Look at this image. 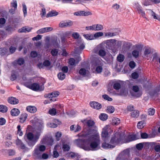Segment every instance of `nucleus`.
I'll use <instances>...</instances> for the list:
<instances>
[{
  "mask_svg": "<svg viewBox=\"0 0 160 160\" xmlns=\"http://www.w3.org/2000/svg\"><path fill=\"white\" fill-rule=\"evenodd\" d=\"M82 122L88 128L87 132L83 135L85 137L88 136L85 142L89 143L90 145L85 147V149L92 151L99 149L100 148V140L99 133L97 130V127L95 125V122L92 120L88 119L85 120Z\"/></svg>",
  "mask_w": 160,
  "mask_h": 160,
  "instance_id": "obj_1",
  "label": "nucleus"
},
{
  "mask_svg": "<svg viewBox=\"0 0 160 160\" xmlns=\"http://www.w3.org/2000/svg\"><path fill=\"white\" fill-rule=\"evenodd\" d=\"M40 135V132L34 134L31 132H29L26 133L24 138L28 145L30 147H32L38 141Z\"/></svg>",
  "mask_w": 160,
  "mask_h": 160,
  "instance_id": "obj_2",
  "label": "nucleus"
},
{
  "mask_svg": "<svg viewBox=\"0 0 160 160\" xmlns=\"http://www.w3.org/2000/svg\"><path fill=\"white\" fill-rule=\"evenodd\" d=\"M83 135H85V134H82L80 133L78 134V136L79 137H83L84 138H87L86 139L82 140L80 139H78L76 140L75 141V144L78 147H82L85 150L89 151L91 150H86L84 148V147L85 146H90L89 143H87L85 142V141L88 138V136H85ZM92 151V150H91Z\"/></svg>",
  "mask_w": 160,
  "mask_h": 160,
  "instance_id": "obj_3",
  "label": "nucleus"
},
{
  "mask_svg": "<svg viewBox=\"0 0 160 160\" xmlns=\"http://www.w3.org/2000/svg\"><path fill=\"white\" fill-rule=\"evenodd\" d=\"M45 149L46 147L44 145H37L33 151V156L37 159H40L42 152Z\"/></svg>",
  "mask_w": 160,
  "mask_h": 160,
  "instance_id": "obj_4",
  "label": "nucleus"
},
{
  "mask_svg": "<svg viewBox=\"0 0 160 160\" xmlns=\"http://www.w3.org/2000/svg\"><path fill=\"white\" fill-rule=\"evenodd\" d=\"M122 137L120 132L116 133L114 136L111 138L110 143L112 144L113 145H115L118 144L121 141Z\"/></svg>",
  "mask_w": 160,
  "mask_h": 160,
  "instance_id": "obj_5",
  "label": "nucleus"
},
{
  "mask_svg": "<svg viewBox=\"0 0 160 160\" xmlns=\"http://www.w3.org/2000/svg\"><path fill=\"white\" fill-rule=\"evenodd\" d=\"M41 142L42 144L51 146L53 144V140L51 137L45 136L42 139Z\"/></svg>",
  "mask_w": 160,
  "mask_h": 160,
  "instance_id": "obj_6",
  "label": "nucleus"
},
{
  "mask_svg": "<svg viewBox=\"0 0 160 160\" xmlns=\"http://www.w3.org/2000/svg\"><path fill=\"white\" fill-rule=\"evenodd\" d=\"M116 41V40L113 39L107 40L106 41L107 46L108 47L109 49H112L115 48Z\"/></svg>",
  "mask_w": 160,
  "mask_h": 160,
  "instance_id": "obj_7",
  "label": "nucleus"
},
{
  "mask_svg": "<svg viewBox=\"0 0 160 160\" xmlns=\"http://www.w3.org/2000/svg\"><path fill=\"white\" fill-rule=\"evenodd\" d=\"M73 25V22L70 20L61 21L59 24V27L60 28L70 27Z\"/></svg>",
  "mask_w": 160,
  "mask_h": 160,
  "instance_id": "obj_8",
  "label": "nucleus"
},
{
  "mask_svg": "<svg viewBox=\"0 0 160 160\" xmlns=\"http://www.w3.org/2000/svg\"><path fill=\"white\" fill-rule=\"evenodd\" d=\"M102 137L104 141L106 142L108 140V134L107 128L105 127L103 128L102 133Z\"/></svg>",
  "mask_w": 160,
  "mask_h": 160,
  "instance_id": "obj_9",
  "label": "nucleus"
},
{
  "mask_svg": "<svg viewBox=\"0 0 160 160\" xmlns=\"http://www.w3.org/2000/svg\"><path fill=\"white\" fill-rule=\"evenodd\" d=\"M75 15L78 16H88L92 15V13L89 11H79L74 12Z\"/></svg>",
  "mask_w": 160,
  "mask_h": 160,
  "instance_id": "obj_10",
  "label": "nucleus"
},
{
  "mask_svg": "<svg viewBox=\"0 0 160 160\" xmlns=\"http://www.w3.org/2000/svg\"><path fill=\"white\" fill-rule=\"evenodd\" d=\"M90 105L91 107L96 109H99L102 107L101 104L96 102H90Z\"/></svg>",
  "mask_w": 160,
  "mask_h": 160,
  "instance_id": "obj_11",
  "label": "nucleus"
},
{
  "mask_svg": "<svg viewBox=\"0 0 160 160\" xmlns=\"http://www.w3.org/2000/svg\"><path fill=\"white\" fill-rule=\"evenodd\" d=\"M27 87L35 91L38 90L39 88V84L37 83H34L31 85H28Z\"/></svg>",
  "mask_w": 160,
  "mask_h": 160,
  "instance_id": "obj_12",
  "label": "nucleus"
},
{
  "mask_svg": "<svg viewBox=\"0 0 160 160\" xmlns=\"http://www.w3.org/2000/svg\"><path fill=\"white\" fill-rule=\"evenodd\" d=\"M8 102L12 104H17L19 102L18 99L12 97L8 98Z\"/></svg>",
  "mask_w": 160,
  "mask_h": 160,
  "instance_id": "obj_13",
  "label": "nucleus"
},
{
  "mask_svg": "<svg viewBox=\"0 0 160 160\" xmlns=\"http://www.w3.org/2000/svg\"><path fill=\"white\" fill-rule=\"evenodd\" d=\"M26 110L29 112L31 113H34L37 111V109L34 106H28L26 107Z\"/></svg>",
  "mask_w": 160,
  "mask_h": 160,
  "instance_id": "obj_14",
  "label": "nucleus"
},
{
  "mask_svg": "<svg viewBox=\"0 0 160 160\" xmlns=\"http://www.w3.org/2000/svg\"><path fill=\"white\" fill-rule=\"evenodd\" d=\"M28 117V114L26 113H23L21 115L20 118V122L23 123L26 120Z\"/></svg>",
  "mask_w": 160,
  "mask_h": 160,
  "instance_id": "obj_15",
  "label": "nucleus"
},
{
  "mask_svg": "<svg viewBox=\"0 0 160 160\" xmlns=\"http://www.w3.org/2000/svg\"><path fill=\"white\" fill-rule=\"evenodd\" d=\"M11 113L12 116H16L19 114L20 111L18 109L14 108L11 110Z\"/></svg>",
  "mask_w": 160,
  "mask_h": 160,
  "instance_id": "obj_16",
  "label": "nucleus"
},
{
  "mask_svg": "<svg viewBox=\"0 0 160 160\" xmlns=\"http://www.w3.org/2000/svg\"><path fill=\"white\" fill-rule=\"evenodd\" d=\"M32 28H25V27H23L18 30V32H30L32 29Z\"/></svg>",
  "mask_w": 160,
  "mask_h": 160,
  "instance_id": "obj_17",
  "label": "nucleus"
},
{
  "mask_svg": "<svg viewBox=\"0 0 160 160\" xmlns=\"http://www.w3.org/2000/svg\"><path fill=\"white\" fill-rule=\"evenodd\" d=\"M130 155V151L129 149H127L122 152L121 153L120 155L122 157H127L128 156Z\"/></svg>",
  "mask_w": 160,
  "mask_h": 160,
  "instance_id": "obj_18",
  "label": "nucleus"
},
{
  "mask_svg": "<svg viewBox=\"0 0 160 160\" xmlns=\"http://www.w3.org/2000/svg\"><path fill=\"white\" fill-rule=\"evenodd\" d=\"M132 45V44L130 42H124L123 43L122 48L125 49L126 50H128L131 48Z\"/></svg>",
  "mask_w": 160,
  "mask_h": 160,
  "instance_id": "obj_19",
  "label": "nucleus"
},
{
  "mask_svg": "<svg viewBox=\"0 0 160 160\" xmlns=\"http://www.w3.org/2000/svg\"><path fill=\"white\" fill-rule=\"evenodd\" d=\"M58 14V12H56L55 11L52 10L48 13L46 17L48 18L49 17L55 16L57 15Z\"/></svg>",
  "mask_w": 160,
  "mask_h": 160,
  "instance_id": "obj_20",
  "label": "nucleus"
},
{
  "mask_svg": "<svg viewBox=\"0 0 160 160\" xmlns=\"http://www.w3.org/2000/svg\"><path fill=\"white\" fill-rule=\"evenodd\" d=\"M136 136L135 135H130L128 136V141L126 142H129L135 140L137 139Z\"/></svg>",
  "mask_w": 160,
  "mask_h": 160,
  "instance_id": "obj_21",
  "label": "nucleus"
},
{
  "mask_svg": "<svg viewBox=\"0 0 160 160\" xmlns=\"http://www.w3.org/2000/svg\"><path fill=\"white\" fill-rule=\"evenodd\" d=\"M8 51V49L6 48H0V55L2 56L6 55L7 54Z\"/></svg>",
  "mask_w": 160,
  "mask_h": 160,
  "instance_id": "obj_22",
  "label": "nucleus"
},
{
  "mask_svg": "<svg viewBox=\"0 0 160 160\" xmlns=\"http://www.w3.org/2000/svg\"><path fill=\"white\" fill-rule=\"evenodd\" d=\"M139 111L138 110H134L131 113V116L133 118H137L139 114Z\"/></svg>",
  "mask_w": 160,
  "mask_h": 160,
  "instance_id": "obj_23",
  "label": "nucleus"
},
{
  "mask_svg": "<svg viewBox=\"0 0 160 160\" xmlns=\"http://www.w3.org/2000/svg\"><path fill=\"white\" fill-rule=\"evenodd\" d=\"M102 147L104 148H113L114 147V145H111L106 142L103 143L102 144Z\"/></svg>",
  "mask_w": 160,
  "mask_h": 160,
  "instance_id": "obj_24",
  "label": "nucleus"
},
{
  "mask_svg": "<svg viewBox=\"0 0 160 160\" xmlns=\"http://www.w3.org/2000/svg\"><path fill=\"white\" fill-rule=\"evenodd\" d=\"M138 12L139 14L141 15L143 18H146L145 17V14L144 12L142 10V8L140 6H138L137 8Z\"/></svg>",
  "mask_w": 160,
  "mask_h": 160,
  "instance_id": "obj_25",
  "label": "nucleus"
},
{
  "mask_svg": "<svg viewBox=\"0 0 160 160\" xmlns=\"http://www.w3.org/2000/svg\"><path fill=\"white\" fill-rule=\"evenodd\" d=\"M97 53L100 56L102 57L105 56L106 54L105 51L102 49L99 50Z\"/></svg>",
  "mask_w": 160,
  "mask_h": 160,
  "instance_id": "obj_26",
  "label": "nucleus"
},
{
  "mask_svg": "<svg viewBox=\"0 0 160 160\" xmlns=\"http://www.w3.org/2000/svg\"><path fill=\"white\" fill-rule=\"evenodd\" d=\"M151 51V49L149 47H146V48L144 52V55L145 56L148 57L149 54Z\"/></svg>",
  "mask_w": 160,
  "mask_h": 160,
  "instance_id": "obj_27",
  "label": "nucleus"
},
{
  "mask_svg": "<svg viewBox=\"0 0 160 160\" xmlns=\"http://www.w3.org/2000/svg\"><path fill=\"white\" fill-rule=\"evenodd\" d=\"M120 122L119 119L116 118H114L112 119V123L114 125H118Z\"/></svg>",
  "mask_w": 160,
  "mask_h": 160,
  "instance_id": "obj_28",
  "label": "nucleus"
},
{
  "mask_svg": "<svg viewBox=\"0 0 160 160\" xmlns=\"http://www.w3.org/2000/svg\"><path fill=\"white\" fill-rule=\"evenodd\" d=\"M101 59L100 58H96L93 62L94 64H96V66L101 65Z\"/></svg>",
  "mask_w": 160,
  "mask_h": 160,
  "instance_id": "obj_29",
  "label": "nucleus"
},
{
  "mask_svg": "<svg viewBox=\"0 0 160 160\" xmlns=\"http://www.w3.org/2000/svg\"><path fill=\"white\" fill-rule=\"evenodd\" d=\"M100 119L102 121H105L108 118V116L107 114L102 113L99 116Z\"/></svg>",
  "mask_w": 160,
  "mask_h": 160,
  "instance_id": "obj_30",
  "label": "nucleus"
},
{
  "mask_svg": "<svg viewBox=\"0 0 160 160\" xmlns=\"http://www.w3.org/2000/svg\"><path fill=\"white\" fill-rule=\"evenodd\" d=\"M83 36L88 40H92L94 39L93 36L92 34H84Z\"/></svg>",
  "mask_w": 160,
  "mask_h": 160,
  "instance_id": "obj_31",
  "label": "nucleus"
},
{
  "mask_svg": "<svg viewBox=\"0 0 160 160\" xmlns=\"http://www.w3.org/2000/svg\"><path fill=\"white\" fill-rule=\"evenodd\" d=\"M124 59V56L122 54H120L118 56L117 60L119 62H122L123 61Z\"/></svg>",
  "mask_w": 160,
  "mask_h": 160,
  "instance_id": "obj_32",
  "label": "nucleus"
},
{
  "mask_svg": "<svg viewBox=\"0 0 160 160\" xmlns=\"http://www.w3.org/2000/svg\"><path fill=\"white\" fill-rule=\"evenodd\" d=\"M7 107L4 105H0V112H5L7 111Z\"/></svg>",
  "mask_w": 160,
  "mask_h": 160,
  "instance_id": "obj_33",
  "label": "nucleus"
},
{
  "mask_svg": "<svg viewBox=\"0 0 160 160\" xmlns=\"http://www.w3.org/2000/svg\"><path fill=\"white\" fill-rule=\"evenodd\" d=\"M132 55L134 58H137L139 56V52L136 50H134L132 52Z\"/></svg>",
  "mask_w": 160,
  "mask_h": 160,
  "instance_id": "obj_34",
  "label": "nucleus"
},
{
  "mask_svg": "<svg viewBox=\"0 0 160 160\" xmlns=\"http://www.w3.org/2000/svg\"><path fill=\"white\" fill-rule=\"evenodd\" d=\"M58 77L60 80H63L65 77V75L62 72H60L58 75Z\"/></svg>",
  "mask_w": 160,
  "mask_h": 160,
  "instance_id": "obj_35",
  "label": "nucleus"
},
{
  "mask_svg": "<svg viewBox=\"0 0 160 160\" xmlns=\"http://www.w3.org/2000/svg\"><path fill=\"white\" fill-rule=\"evenodd\" d=\"M115 110L114 108L112 106H109L107 107V112L109 113H113Z\"/></svg>",
  "mask_w": 160,
  "mask_h": 160,
  "instance_id": "obj_36",
  "label": "nucleus"
},
{
  "mask_svg": "<svg viewBox=\"0 0 160 160\" xmlns=\"http://www.w3.org/2000/svg\"><path fill=\"white\" fill-rule=\"evenodd\" d=\"M58 50L57 49H53L51 51V54L53 56H56L58 53Z\"/></svg>",
  "mask_w": 160,
  "mask_h": 160,
  "instance_id": "obj_37",
  "label": "nucleus"
},
{
  "mask_svg": "<svg viewBox=\"0 0 160 160\" xmlns=\"http://www.w3.org/2000/svg\"><path fill=\"white\" fill-rule=\"evenodd\" d=\"M96 25V30L97 31H101L104 28L103 26L100 24H97Z\"/></svg>",
  "mask_w": 160,
  "mask_h": 160,
  "instance_id": "obj_38",
  "label": "nucleus"
},
{
  "mask_svg": "<svg viewBox=\"0 0 160 160\" xmlns=\"http://www.w3.org/2000/svg\"><path fill=\"white\" fill-rule=\"evenodd\" d=\"M49 113L52 115H55L56 114V110L54 108L50 109L49 111Z\"/></svg>",
  "mask_w": 160,
  "mask_h": 160,
  "instance_id": "obj_39",
  "label": "nucleus"
},
{
  "mask_svg": "<svg viewBox=\"0 0 160 160\" xmlns=\"http://www.w3.org/2000/svg\"><path fill=\"white\" fill-rule=\"evenodd\" d=\"M143 143H140L136 145V148L138 150H141L143 147Z\"/></svg>",
  "mask_w": 160,
  "mask_h": 160,
  "instance_id": "obj_40",
  "label": "nucleus"
},
{
  "mask_svg": "<svg viewBox=\"0 0 160 160\" xmlns=\"http://www.w3.org/2000/svg\"><path fill=\"white\" fill-rule=\"evenodd\" d=\"M103 32H98L94 34V38H98L99 37H100L103 36Z\"/></svg>",
  "mask_w": 160,
  "mask_h": 160,
  "instance_id": "obj_41",
  "label": "nucleus"
},
{
  "mask_svg": "<svg viewBox=\"0 0 160 160\" xmlns=\"http://www.w3.org/2000/svg\"><path fill=\"white\" fill-rule=\"evenodd\" d=\"M144 121H141L138 122L137 125V127L139 129H142L144 127Z\"/></svg>",
  "mask_w": 160,
  "mask_h": 160,
  "instance_id": "obj_42",
  "label": "nucleus"
},
{
  "mask_svg": "<svg viewBox=\"0 0 160 160\" xmlns=\"http://www.w3.org/2000/svg\"><path fill=\"white\" fill-rule=\"evenodd\" d=\"M11 6L12 8H14V10H16L17 9V2L16 0H13V2L11 3Z\"/></svg>",
  "mask_w": 160,
  "mask_h": 160,
  "instance_id": "obj_43",
  "label": "nucleus"
},
{
  "mask_svg": "<svg viewBox=\"0 0 160 160\" xmlns=\"http://www.w3.org/2000/svg\"><path fill=\"white\" fill-rule=\"evenodd\" d=\"M18 129L17 134L20 136H22L23 135V132L21 130V126L20 125L18 126L17 127Z\"/></svg>",
  "mask_w": 160,
  "mask_h": 160,
  "instance_id": "obj_44",
  "label": "nucleus"
},
{
  "mask_svg": "<svg viewBox=\"0 0 160 160\" xmlns=\"http://www.w3.org/2000/svg\"><path fill=\"white\" fill-rule=\"evenodd\" d=\"M62 134L61 132H58L56 133L55 138L56 140L58 141L60 140V138L62 136Z\"/></svg>",
  "mask_w": 160,
  "mask_h": 160,
  "instance_id": "obj_45",
  "label": "nucleus"
},
{
  "mask_svg": "<svg viewBox=\"0 0 160 160\" xmlns=\"http://www.w3.org/2000/svg\"><path fill=\"white\" fill-rule=\"evenodd\" d=\"M155 112V110L153 108H150L148 110V113L149 115H153Z\"/></svg>",
  "mask_w": 160,
  "mask_h": 160,
  "instance_id": "obj_46",
  "label": "nucleus"
},
{
  "mask_svg": "<svg viewBox=\"0 0 160 160\" xmlns=\"http://www.w3.org/2000/svg\"><path fill=\"white\" fill-rule=\"evenodd\" d=\"M79 73L82 75L85 76L87 73L86 71L84 68H81L79 70Z\"/></svg>",
  "mask_w": 160,
  "mask_h": 160,
  "instance_id": "obj_47",
  "label": "nucleus"
},
{
  "mask_svg": "<svg viewBox=\"0 0 160 160\" xmlns=\"http://www.w3.org/2000/svg\"><path fill=\"white\" fill-rule=\"evenodd\" d=\"M113 87L114 89L118 90L120 89L121 85L119 83H115L114 84Z\"/></svg>",
  "mask_w": 160,
  "mask_h": 160,
  "instance_id": "obj_48",
  "label": "nucleus"
},
{
  "mask_svg": "<svg viewBox=\"0 0 160 160\" xmlns=\"http://www.w3.org/2000/svg\"><path fill=\"white\" fill-rule=\"evenodd\" d=\"M46 32V29H45V28L39 29L37 32V33L39 34H42Z\"/></svg>",
  "mask_w": 160,
  "mask_h": 160,
  "instance_id": "obj_49",
  "label": "nucleus"
},
{
  "mask_svg": "<svg viewBox=\"0 0 160 160\" xmlns=\"http://www.w3.org/2000/svg\"><path fill=\"white\" fill-rule=\"evenodd\" d=\"M95 70L96 72L98 73L101 72L102 70V68L101 66H98L96 68Z\"/></svg>",
  "mask_w": 160,
  "mask_h": 160,
  "instance_id": "obj_50",
  "label": "nucleus"
},
{
  "mask_svg": "<svg viewBox=\"0 0 160 160\" xmlns=\"http://www.w3.org/2000/svg\"><path fill=\"white\" fill-rule=\"evenodd\" d=\"M102 98L105 100H107L108 101H112V98H110L108 95L106 94L103 95L102 96Z\"/></svg>",
  "mask_w": 160,
  "mask_h": 160,
  "instance_id": "obj_51",
  "label": "nucleus"
},
{
  "mask_svg": "<svg viewBox=\"0 0 160 160\" xmlns=\"http://www.w3.org/2000/svg\"><path fill=\"white\" fill-rule=\"evenodd\" d=\"M64 151H68L70 149V147L69 145L67 144H64L62 147Z\"/></svg>",
  "mask_w": 160,
  "mask_h": 160,
  "instance_id": "obj_52",
  "label": "nucleus"
},
{
  "mask_svg": "<svg viewBox=\"0 0 160 160\" xmlns=\"http://www.w3.org/2000/svg\"><path fill=\"white\" fill-rule=\"evenodd\" d=\"M23 7V11L24 16L27 14V8L26 5L24 3L22 4Z\"/></svg>",
  "mask_w": 160,
  "mask_h": 160,
  "instance_id": "obj_53",
  "label": "nucleus"
},
{
  "mask_svg": "<svg viewBox=\"0 0 160 160\" xmlns=\"http://www.w3.org/2000/svg\"><path fill=\"white\" fill-rule=\"evenodd\" d=\"M127 109L128 111L133 112L134 110V107L132 105L128 106L127 107Z\"/></svg>",
  "mask_w": 160,
  "mask_h": 160,
  "instance_id": "obj_54",
  "label": "nucleus"
},
{
  "mask_svg": "<svg viewBox=\"0 0 160 160\" xmlns=\"http://www.w3.org/2000/svg\"><path fill=\"white\" fill-rule=\"evenodd\" d=\"M49 156L48 154L45 153H44L41 155V159H46L48 158Z\"/></svg>",
  "mask_w": 160,
  "mask_h": 160,
  "instance_id": "obj_55",
  "label": "nucleus"
},
{
  "mask_svg": "<svg viewBox=\"0 0 160 160\" xmlns=\"http://www.w3.org/2000/svg\"><path fill=\"white\" fill-rule=\"evenodd\" d=\"M17 63L18 64L21 65L23 64L24 62V61L23 58H19L17 61Z\"/></svg>",
  "mask_w": 160,
  "mask_h": 160,
  "instance_id": "obj_56",
  "label": "nucleus"
},
{
  "mask_svg": "<svg viewBox=\"0 0 160 160\" xmlns=\"http://www.w3.org/2000/svg\"><path fill=\"white\" fill-rule=\"evenodd\" d=\"M8 153L9 156H13L15 155V151L12 149H10L8 150Z\"/></svg>",
  "mask_w": 160,
  "mask_h": 160,
  "instance_id": "obj_57",
  "label": "nucleus"
},
{
  "mask_svg": "<svg viewBox=\"0 0 160 160\" xmlns=\"http://www.w3.org/2000/svg\"><path fill=\"white\" fill-rule=\"evenodd\" d=\"M135 63L133 61H130L129 64V67L132 68H133L135 67Z\"/></svg>",
  "mask_w": 160,
  "mask_h": 160,
  "instance_id": "obj_58",
  "label": "nucleus"
},
{
  "mask_svg": "<svg viewBox=\"0 0 160 160\" xmlns=\"http://www.w3.org/2000/svg\"><path fill=\"white\" fill-rule=\"evenodd\" d=\"M75 63V60L74 58H71L69 60V64L71 65H73Z\"/></svg>",
  "mask_w": 160,
  "mask_h": 160,
  "instance_id": "obj_59",
  "label": "nucleus"
},
{
  "mask_svg": "<svg viewBox=\"0 0 160 160\" xmlns=\"http://www.w3.org/2000/svg\"><path fill=\"white\" fill-rule=\"evenodd\" d=\"M46 13V9L45 8H43L42 9L41 13L40 14L41 17L43 18Z\"/></svg>",
  "mask_w": 160,
  "mask_h": 160,
  "instance_id": "obj_60",
  "label": "nucleus"
},
{
  "mask_svg": "<svg viewBox=\"0 0 160 160\" xmlns=\"http://www.w3.org/2000/svg\"><path fill=\"white\" fill-rule=\"evenodd\" d=\"M154 148L156 152H159L160 151V144H157L155 145Z\"/></svg>",
  "mask_w": 160,
  "mask_h": 160,
  "instance_id": "obj_61",
  "label": "nucleus"
},
{
  "mask_svg": "<svg viewBox=\"0 0 160 160\" xmlns=\"http://www.w3.org/2000/svg\"><path fill=\"white\" fill-rule=\"evenodd\" d=\"M141 136L142 138H148V135L146 133H142L141 134Z\"/></svg>",
  "mask_w": 160,
  "mask_h": 160,
  "instance_id": "obj_62",
  "label": "nucleus"
},
{
  "mask_svg": "<svg viewBox=\"0 0 160 160\" xmlns=\"http://www.w3.org/2000/svg\"><path fill=\"white\" fill-rule=\"evenodd\" d=\"M68 157L72 158H74L76 156V154L74 152H71L68 154Z\"/></svg>",
  "mask_w": 160,
  "mask_h": 160,
  "instance_id": "obj_63",
  "label": "nucleus"
},
{
  "mask_svg": "<svg viewBox=\"0 0 160 160\" xmlns=\"http://www.w3.org/2000/svg\"><path fill=\"white\" fill-rule=\"evenodd\" d=\"M30 54L32 58H35L37 56L38 53L36 51H33L31 52Z\"/></svg>",
  "mask_w": 160,
  "mask_h": 160,
  "instance_id": "obj_64",
  "label": "nucleus"
}]
</instances>
